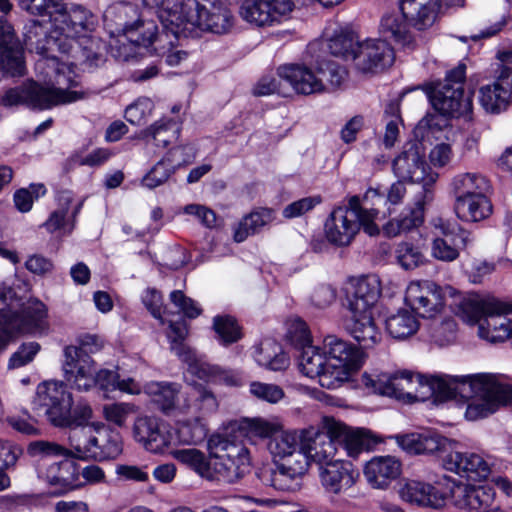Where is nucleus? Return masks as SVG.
<instances>
[{"mask_svg": "<svg viewBox=\"0 0 512 512\" xmlns=\"http://www.w3.org/2000/svg\"><path fill=\"white\" fill-rule=\"evenodd\" d=\"M377 211L362 208L360 197L352 196L348 206L335 208L325 222V236L329 243L344 247L352 243L362 228L369 236H376L380 229L375 223Z\"/></svg>", "mask_w": 512, "mask_h": 512, "instance_id": "11", "label": "nucleus"}, {"mask_svg": "<svg viewBox=\"0 0 512 512\" xmlns=\"http://www.w3.org/2000/svg\"><path fill=\"white\" fill-rule=\"evenodd\" d=\"M394 61V52L391 46L381 39H367L360 41L353 62L356 68L363 73H374L389 67Z\"/></svg>", "mask_w": 512, "mask_h": 512, "instance_id": "30", "label": "nucleus"}, {"mask_svg": "<svg viewBox=\"0 0 512 512\" xmlns=\"http://www.w3.org/2000/svg\"><path fill=\"white\" fill-rule=\"evenodd\" d=\"M346 293L378 302L381 295L380 279L374 274L353 278L346 287Z\"/></svg>", "mask_w": 512, "mask_h": 512, "instance_id": "58", "label": "nucleus"}, {"mask_svg": "<svg viewBox=\"0 0 512 512\" xmlns=\"http://www.w3.org/2000/svg\"><path fill=\"white\" fill-rule=\"evenodd\" d=\"M63 458L57 462H41L37 466L38 478L55 489L57 494H64L84 487L80 481L79 466L72 460Z\"/></svg>", "mask_w": 512, "mask_h": 512, "instance_id": "24", "label": "nucleus"}, {"mask_svg": "<svg viewBox=\"0 0 512 512\" xmlns=\"http://www.w3.org/2000/svg\"><path fill=\"white\" fill-rule=\"evenodd\" d=\"M213 327L224 345L234 343L241 338L240 328L235 319L230 316H216Z\"/></svg>", "mask_w": 512, "mask_h": 512, "instance_id": "64", "label": "nucleus"}, {"mask_svg": "<svg viewBox=\"0 0 512 512\" xmlns=\"http://www.w3.org/2000/svg\"><path fill=\"white\" fill-rule=\"evenodd\" d=\"M180 134L179 125L171 119L161 118L149 127L141 130L137 138L152 141L157 147L165 148L177 140Z\"/></svg>", "mask_w": 512, "mask_h": 512, "instance_id": "47", "label": "nucleus"}, {"mask_svg": "<svg viewBox=\"0 0 512 512\" xmlns=\"http://www.w3.org/2000/svg\"><path fill=\"white\" fill-rule=\"evenodd\" d=\"M36 407L45 408L49 422L59 428L91 426L92 408L86 401L73 406V396L61 381H44L37 386L34 398Z\"/></svg>", "mask_w": 512, "mask_h": 512, "instance_id": "9", "label": "nucleus"}, {"mask_svg": "<svg viewBox=\"0 0 512 512\" xmlns=\"http://www.w3.org/2000/svg\"><path fill=\"white\" fill-rule=\"evenodd\" d=\"M138 410V407L130 402H113L103 406V416L112 425L127 427L129 419Z\"/></svg>", "mask_w": 512, "mask_h": 512, "instance_id": "60", "label": "nucleus"}, {"mask_svg": "<svg viewBox=\"0 0 512 512\" xmlns=\"http://www.w3.org/2000/svg\"><path fill=\"white\" fill-rule=\"evenodd\" d=\"M358 43L360 41L355 33L340 28L329 38L328 48L332 55L353 61V54L356 53Z\"/></svg>", "mask_w": 512, "mask_h": 512, "instance_id": "54", "label": "nucleus"}, {"mask_svg": "<svg viewBox=\"0 0 512 512\" xmlns=\"http://www.w3.org/2000/svg\"><path fill=\"white\" fill-rule=\"evenodd\" d=\"M144 7L153 10L162 27L177 33L182 18V1L176 0H139Z\"/></svg>", "mask_w": 512, "mask_h": 512, "instance_id": "48", "label": "nucleus"}, {"mask_svg": "<svg viewBox=\"0 0 512 512\" xmlns=\"http://www.w3.org/2000/svg\"><path fill=\"white\" fill-rule=\"evenodd\" d=\"M181 386L173 382H150L144 386V392L165 414L176 409V399Z\"/></svg>", "mask_w": 512, "mask_h": 512, "instance_id": "50", "label": "nucleus"}, {"mask_svg": "<svg viewBox=\"0 0 512 512\" xmlns=\"http://www.w3.org/2000/svg\"><path fill=\"white\" fill-rule=\"evenodd\" d=\"M154 103L147 97L138 98L125 109V119L132 125H143L151 117Z\"/></svg>", "mask_w": 512, "mask_h": 512, "instance_id": "62", "label": "nucleus"}, {"mask_svg": "<svg viewBox=\"0 0 512 512\" xmlns=\"http://www.w3.org/2000/svg\"><path fill=\"white\" fill-rule=\"evenodd\" d=\"M243 428L249 437L271 440L282 431L283 425L276 418L255 417L244 420Z\"/></svg>", "mask_w": 512, "mask_h": 512, "instance_id": "59", "label": "nucleus"}, {"mask_svg": "<svg viewBox=\"0 0 512 512\" xmlns=\"http://www.w3.org/2000/svg\"><path fill=\"white\" fill-rule=\"evenodd\" d=\"M219 401L212 390L203 385H195L184 404L178 407L180 413L199 416L204 420L218 411Z\"/></svg>", "mask_w": 512, "mask_h": 512, "instance_id": "39", "label": "nucleus"}, {"mask_svg": "<svg viewBox=\"0 0 512 512\" xmlns=\"http://www.w3.org/2000/svg\"><path fill=\"white\" fill-rule=\"evenodd\" d=\"M75 65L74 61L63 62L58 58V65L54 68L46 67L50 75L37 71L44 77V85L28 82L20 87L11 88L1 96L0 103L5 107L25 105L45 110L82 99L83 93L66 88L76 85Z\"/></svg>", "mask_w": 512, "mask_h": 512, "instance_id": "3", "label": "nucleus"}, {"mask_svg": "<svg viewBox=\"0 0 512 512\" xmlns=\"http://www.w3.org/2000/svg\"><path fill=\"white\" fill-rule=\"evenodd\" d=\"M409 24L400 10L385 12L379 23V33L383 37L382 40L386 43L390 41L404 48L412 47L415 40Z\"/></svg>", "mask_w": 512, "mask_h": 512, "instance_id": "37", "label": "nucleus"}, {"mask_svg": "<svg viewBox=\"0 0 512 512\" xmlns=\"http://www.w3.org/2000/svg\"><path fill=\"white\" fill-rule=\"evenodd\" d=\"M169 330L167 338L170 343L171 351L187 365V370L199 379L214 384L225 385L229 387L240 386L243 378L240 372L235 370L223 369L218 365L209 364L204 358L184 343L188 335V328L184 320H169Z\"/></svg>", "mask_w": 512, "mask_h": 512, "instance_id": "12", "label": "nucleus"}, {"mask_svg": "<svg viewBox=\"0 0 512 512\" xmlns=\"http://www.w3.org/2000/svg\"><path fill=\"white\" fill-rule=\"evenodd\" d=\"M405 303L416 314L432 318L444 307L441 287L430 280L411 281L405 291Z\"/></svg>", "mask_w": 512, "mask_h": 512, "instance_id": "23", "label": "nucleus"}, {"mask_svg": "<svg viewBox=\"0 0 512 512\" xmlns=\"http://www.w3.org/2000/svg\"><path fill=\"white\" fill-rule=\"evenodd\" d=\"M278 77L300 95L322 94L336 89L346 80L347 71L332 61L317 65L284 64L277 69Z\"/></svg>", "mask_w": 512, "mask_h": 512, "instance_id": "10", "label": "nucleus"}, {"mask_svg": "<svg viewBox=\"0 0 512 512\" xmlns=\"http://www.w3.org/2000/svg\"><path fill=\"white\" fill-rule=\"evenodd\" d=\"M69 442L75 447L76 459L104 461L116 459L123 451L121 437L104 423L95 422L91 426L74 430Z\"/></svg>", "mask_w": 512, "mask_h": 512, "instance_id": "14", "label": "nucleus"}, {"mask_svg": "<svg viewBox=\"0 0 512 512\" xmlns=\"http://www.w3.org/2000/svg\"><path fill=\"white\" fill-rule=\"evenodd\" d=\"M395 259L404 270H414L427 263L421 248L411 241H401L395 247Z\"/></svg>", "mask_w": 512, "mask_h": 512, "instance_id": "56", "label": "nucleus"}, {"mask_svg": "<svg viewBox=\"0 0 512 512\" xmlns=\"http://www.w3.org/2000/svg\"><path fill=\"white\" fill-rule=\"evenodd\" d=\"M323 425L328 435L335 440L336 447L340 446L346 456L354 460L363 452L371 450L378 442L369 430L350 427L331 417H325Z\"/></svg>", "mask_w": 512, "mask_h": 512, "instance_id": "21", "label": "nucleus"}, {"mask_svg": "<svg viewBox=\"0 0 512 512\" xmlns=\"http://www.w3.org/2000/svg\"><path fill=\"white\" fill-rule=\"evenodd\" d=\"M394 175L402 181L431 185L438 179L425 159V153L417 142L406 143L392 162Z\"/></svg>", "mask_w": 512, "mask_h": 512, "instance_id": "19", "label": "nucleus"}, {"mask_svg": "<svg viewBox=\"0 0 512 512\" xmlns=\"http://www.w3.org/2000/svg\"><path fill=\"white\" fill-rule=\"evenodd\" d=\"M442 466L468 481L486 480L491 474V464L486 458L474 452L458 451L457 445L442 456Z\"/></svg>", "mask_w": 512, "mask_h": 512, "instance_id": "27", "label": "nucleus"}, {"mask_svg": "<svg viewBox=\"0 0 512 512\" xmlns=\"http://www.w3.org/2000/svg\"><path fill=\"white\" fill-rule=\"evenodd\" d=\"M295 5L292 0H243L239 17L255 28H270L289 18Z\"/></svg>", "mask_w": 512, "mask_h": 512, "instance_id": "20", "label": "nucleus"}, {"mask_svg": "<svg viewBox=\"0 0 512 512\" xmlns=\"http://www.w3.org/2000/svg\"><path fill=\"white\" fill-rule=\"evenodd\" d=\"M57 200L59 207L50 214L43 226L49 233L58 232L61 236L69 235L75 227V218L81 209L82 203H79L71 211L70 205L73 196L69 191L61 192Z\"/></svg>", "mask_w": 512, "mask_h": 512, "instance_id": "38", "label": "nucleus"}, {"mask_svg": "<svg viewBox=\"0 0 512 512\" xmlns=\"http://www.w3.org/2000/svg\"><path fill=\"white\" fill-rule=\"evenodd\" d=\"M508 311L492 312L485 317L478 329V336L490 343H500L512 337V319L507 314L512 312V304L509 303Z\"/></svg>", "mask_w": 512, "mask_h": 512, "instance_id": "40", "label": "nucleus"}, {"mask_svg": "<svg viewBox=\"0 0 512 512\" xmlns=\"http://www.w3.org/2000/svg\"><path fill=\"white\" fill-rule=\"evenodd\" d=\"M402 16L417 30L433 26L440 10V0H399Z\"/></svg>", "mask_w": 512, "mask_h": 512, "instance_id": "35", "label": "nucleus"}, {"mask_svg": "<svg viewBox=\"0 0 512 512\" xmlns=\"http://www.w3.org/2000/svg\"><path fill=\"white\" fill-rule=\"evenodd\" d=\"M249 392L254 398L270 404H276L285 397V392L279 385L260 381L251 382Z\"/></svg>", "mask_w": 512, "mask_h": 512, "instance_id": "63", "label": "nucleus"}, {"mask_svg": "<svg viewBox=\"0 0 512 512\" xmlns=\"http://www.w3.org/2000/svg\"><path fill=\"white\" fill-rule=\"evenodd\" d=\"M425 91L433 108L442 116L459 117L471 112L472 99L470 95H464L463 87L430 84Z\"/></svg>", "mask_w": 512, "mask_h": 512, "instance_id": "25", "label": "nucleus"}, {"mask_svg": "<svg viewBox=\"0 0 512 512\" xmlns=\"http://www.w3.org/2000/svg\"><path fill=\"white\" fill-rule=\"evenodd\" d=\"M399 444L403 450L411 454H439L440 458L447 454L450 448L458 445L436 432L411 433L399 437Z\"/></svg>", "mask_w": 512, "mask_h": 512, "instance_id": "34", "label": "nucleus"}, {"mask_svg": "<svg viewBox=\"0 0 512 512\" xmlns=\"http://www.w3.org/2000/svg\"><path fill=\"white\" fill-rule=\"evenodd\" d=\"M455 212L462 221L477 222L491 214L492 206L485 195L464 196L456 198Z\"/></svg>", "mask_w": 512, "mask_h": 512, "instance_id": "45", "label": "nucleus"}, {"mask_svg": "<svg viewBox=\"0 0 512 512\" xmlns=\"http://www.w3.org/2000/svg\"><path fill=\"white\" fill-rule=\"evenodd\" d=\"M457 488V480L442 476L435 484L406 479L398 488V497L404 503L418 508L440 510L452 499Z\"/></svg>", "mask_w": 512, "mask_h": 512, "instance_id": "16", "label": "nucleus"}, {"mask_svg": "<svg viewBox=\"0 0 512 512\" xmlns=\"http://www.w3.org/2000/svg\"><path fill=\"white\" fill-rule=\"evenodd\" d=\"M456 333L457 324L452 318L433 320L429 325V338L440 347L452 344L456 340Z\"/></svg>", "mask_w": 512, "mask_h": 512, "instance_id": "61", "label": "nucleus"}, {"mask_svg": "<svg viewBox=\"0 0 512 512\" xmlns=\"http://www.w3.org/2000/svg\"><path fill=\"white\" fill-rule=\"evenodd\" d=\"M64 378L72 389L87 392L95 387L96 363L88 353L76 346L64 348Z\"/></svg>", "mask_w": 512, "mask_h": 512, "instance_id": "22", "label": "nucleus"}, {"mask_svg": "<svg viewBox=\"0 0 512 512\" xmlns=\"http://www.w3.org/2000/svg\"><path fill=\"white\" fill-rule=\"evenodd\" d=\"M274 468L263 474L262 481L283 492L296 491L306 474V459L302 455L301 430H283L268 443Z\"/></svg>", "mask_w": 512, "mask_h": 512, "instance_id": "6", "label": "nucleus"}, {"mask_svg": "<svg viewBox=\"0 0 512 512\" xmlns=\"http://www.w3.org/2000/svg\"><path fill=\"white\" fill-rule=\"evenodd\" d=\"M469 232L458 233L457 238L433 237L430 244V255L441 262H453L460 256L461 250L471 243Z\"/></svg>", "mask_w": 512, "mask_h": 512, "instance_id": "43", "label": "nucleus"}, {"mask_svg": "<svg viewBox=\"0 0 512 512\" xmlns=\"http://www.w3.org/2000/svg\"><path fill=\"white\" fill-rule=\"evenodd\" d=\"M208 433L205 420L199 416L178 418L175 422L172 445H198L202 443Z\"/></svg>", "mask_w": 512, "mask_h": 512, "instance_id": "41", "label": "nucleus"}, {"mask_svg": "<svg viewBox=\"0 0 512 512\" xmlns=\"http://www.w3.org/2000/svg\"><path fill=\"white\" fill-rule=\"evenodd\" d=\"M70 447L66 448L56 442L47 440L32 441L27 446V453L30 457L38 458L41 462H47L49 458H75V447L69 442Z\"/></svg>", "mask_w": 512, "mask_h": 512, "instance_id": "52", "label": "nucleus"}, {"mask_svg": "<svg viewBox=\"0 0 512 512\" xmlns=\"http://www.w3.org/2000/svg\"><path fill=\"white\" fill-rule=\"evenodd\" d=\"M273 219L270 209H259L245 216L234 230V240L243 242L248 236L257 233L262 227Z\"/></svg>", "mask_w": 512, "mask_h": 512, "instance_id": "53", "label": "nucleus"}, {"mask_svg": "<svg viewBox=\"0 0 512 512\" xmlns=\"http://www.w3.org/2000/svg\"><path fill=\"white\" fill-rule=\"evenodd\" d=\"M447 376L424 375L407 370L393 373L373 371L362 375V383L374 393L410 403L425 401L433 396L441 400L442 396L450 395V387L456 379Z\"/></svg>", "mask_w": 512, "mask_h": 512, "instance_id": "4", "label": "nucleus"}, {"mask_svg": "<svg viewBox=\"0 0 512 512\" xmlns=\"http://www.w3.org/2000/svg\"><path fill=\"white\" fill-rule=\"evenodd\" d=\"M18 6L32 16H47L49 28L39 20H30L20 39L7 15H0V76L20 77L26 73L25 48L40 56L35 69L50 75L46 67L58 65L56 53L77 59L79 56L90 65L103 61V44L92 37L96 18L85 7L66 3L64 0H16ZM9 0H0V11L8 13Z\"/></svg>", "mask_w": 512, "mask_h": 512, "instance_id": "1", "label": "nucleus"}, {"mask_svg": "<svg viewBox=\"0 0 512 512\" xmlns=\"http://www.w3.org/2000/svg\"><path fill=\"white\" fill-rule=\"evenodd\" d=\"M327 371L321 377V386L336 389L348 381L364 363L363 352L353 344L329 335L323 341Z\"/></svg>", "mask_w": 512, "mask_h": 512, "instance_id": "15", "label": "nucleus"}, {"mask_svg": "<svg viewBox=\"0 0 512 512\" xmlns=\"http://www.w3.org/2000/svg\"><path fill=\"white\" fill-rule=\"evenodd\" d=\"M452 498L455 506L464 512H505L495 490L488 485H461L457 482Z\"/></svg>", "mask_w": 512, "mask_h": 512, "instance_id": "28", "label": "nucleus"}, {"mask_svg": "<svg viewBox=\"0 0 512 512\" xmlns=\"http://www.w3.org/2000/svg\"><path fill=\"white\" fill-rule=\"evenodd\" d=\"M288 337L299 351L297 360L299 371L308 378H318L321 385V377L327 371V362L324 352L321 353L318 347L311 344L306 323L301 319L292 321Z\"/></svg>", "mask_w": 512, "mask_h": 512, "instance_id": "18", "label": "nucleus"}, {"mask_svg": "<svg viewBox=\"0 0 512 512\" xmlns=\"http://www.w3.org/2000/svg\"><path fill=\"white\" fill-rule=\"evenodd\" d=\"M137 10L133 4L120 2L111 5L104 13L105 21L114 23L118 31L126 32L136 22Z\"/></svg>", "mask_w": 512, "mask_h": 512, "instance_id": "57", "label": "nucleus"}, {"mask_svg": "<svg viewBox=\"0 0 512 512\" xmlns=\"http://www.w3.org/2000/svg\"><path fill=\"white\" fill-rule=\"evenodd\" d=\"M207 449L210 459L195 448L174 449L171 456L209 481L234 483L248 472L250 455L242 443L215 434L208 439Z\"/></svg>", "mask_w": 512, "mask_h": 512, "instance_id": "2", "label": "nucleus"}, {"mask_svg": "<svg viewBox=\"0 0 512 512\" xmlns=\"http://www.w3.org/2000/svg\"><path fill=\"white\" fill-rule=\"evenodd\" d=\"M359 478V472L349 460L334 458L321 469L319 479L324 490L330 494H340L353 485Z\"/></svg>", "mask_w": 512, "mask_h": 512, "instance_id": "32", "label": "nucleus"}, {"mask_svg": "<svg viewBox=\"0 0 512 512\" xmlns=\"http://www.w3.org/2000/svg\"><path fill=\"white\" fill-rule=\"evenodd\" d=\"M456 198L485 195L490 185L487 178L478 172H465L454 176L451 182Z\"/></svg>", "mask_w": 512, "mask_h": 512, "instance_id": "51", "label": "nucleus"}, {"mask_svg": "<svg viewBox=\"0 0 512 512\" xmlns=\"http://www.w3.org/2000/svg\"><path fill=\"white\" fill-rule=\"evenodd\" d=\"M254 359L259 366L271 371H282L289 366V357L281 345L271 339L261 342L255 350Z\"/></svg>", "mask_w": 512, "mask_h": 512, "instance_id": "46", "label": "nucleus"}, {"mask_svg": "<svg viewBox=\"0 0 512 512\" xmlns=\"http://www.w3.org/2000/svg\"><path fill=\"white\" fill-rule=\"evenodd\" d=\"M509 302L502 301L493 296L470 294L457 303L456 315L468 325H478L492 312L508 311Z\"/></svg>", "mask_w": 512, "mask_h": 512, "instance_id": "31", "label": "nucleus"}, {"mask_svg": "<svg viewBox=\"0 0 512 512\" xmlns=\"http://www.w3.org/2000/svg\"><path fill=\"white\" fill-rule=\"evenodd\" d=\"M376 304L377 301L346 293L344 306L350 313L347 329L363 348H372L382 339L374 319Z\"/></svg>", "mask_w": 512, "mask_h": 512, "instance_id": "17", "label": "nucleus"}, {"mask_svg": "<svg viewBox=\"0 0 512 512\" xmlns=\"http://www.w3.org/2000/svg\"><path fill=\"white\" fill-rule=\"evenodd\" d=\"M186 148H172L159 160L141 179V186L147 189H155L164 183L175 173L177 168L188 165L192 162V156L188 155L182 159H176L179 151Z\"/></svg>", "mask_w": 512, "mask_h": 512, "instance_id": "36", "label": "nucleus"}, {"mask_svg": "<svg viewBox=\"0 0 512 512\" xmlns=\"http://www.w3.org/2000/svg\"><path fill=\"white\" fill-rule=\"evenodd\" d=\"M132 436L146 451L165 453L173 443V433L162 426L158 417L139 415L132 426Z\"/></svg>", "mask_w": 512, "mask_h": 512, "instance_id": "26", "label": "nucleus"}, {"mask_svg": "<svg viewBox=\"0 0 512 512\" xmlns=\"http://www.w3.org/2000/svg\"><path fill=\"white\" fill-rule=\"evenodd\" d=\"M424 222V205L420 201L413 207L405 208L398 217L390 219L384 226L383 231L388 237H396L418 228Z\"/></svg>", "mask_w": 512, "mask_h": 512, "instance_id": "44", "label": "nucleus"}, {"mask_svg": "<svg viewBox=\"0 0 512 512\" xmlns=\"http://www.w3.org/2000/svg\"><path fill=\"white\" fill-rule=\"evenodd\" d=\"M179 36L182 33H173L172 30L163 27L162 33H158V28L154 20H147L144 17L137 18L133 26L123 35L124 41L118 40L120 43L119 48L110 44L113 55L120 59L127 61L133 56V46H142L151 49V53L165 58V62L169 66L179 65L188 56L187 52L177 47Z\"/></svg>", "mask_w": 512, "mask_h": 512, "instance_id": "7", "label": "nucleus"}, {"mask_svg": "<svg viewBox=\"0 0 512 512\" xmlns=\"http://www.w3.org/2000/svg\"><path fill=\"white\" fill-rule=\"evenodd\" d=\"M302 455L306 459V473L311 464L321 469L328 462L332 461L338 452L335 440L315 428L301 430Z\"/></svg>", "mask_w": 512, "mask_h": 512, "instance_id": "29", "label": "nucleus"}, {"mask_svg": "<svg viewBox=\"0 0 512 512\" xmlns=\"http://www.w3.org/2000/svg\"><path fill=\"white\" fill-rule=\"evenodd\" d=\"M452 393L442 396L441 400L454 398L457 395L468 397L465 418L476 421L495 413L501 406L512 400V387L500 383L491 374H473L453 376Z\"/></svg>", "mask_w": 512, "mask_h": 512, "instance_id": "5", "label": "nucleus"}, {"mask_svg": "<svg viewBox=\"0 0 512 512\" xmlns=\"http://www.w3.org/2000/svg\"><path fill=\"white\" fill-rule=\"evenodd\" d=\"M384 323L389 335L399 340L411 337L420 327L416 314L407 308H399L389 313Z\"/></svg>", "mask_w": 512, "mask_h": 512, "instance_id": "42", "label": "nucleus"}, {"mask_svg": "<svg viewBox=\"0 0 512 512\" xmlns=\"http://www.w3.org/2000/svg\"><path fill=\"white\" fill-rule=\"evenodd\" d=\"M402 473V464L391 455L374 456L367 461L363 475L373 489L386 490Z\"/></svg>", "mask_w": 512, "mask_h": 512, "instance_id": "33", "label": "nucleus"}, {"mask_svg": "<svg viewBox=\"0 0 512 512\" xmlns=\"http://www.w3.org/2000/svg\"><path fill=\"white\" fill-rule=\"evenodd\" d=\"M451 131L447 119L441 114H429L419 121L414 133L416 137L429 141L431 138L440 140L442 136L448 139V134Z\"/></svg>", "mask_w": 512, "mask_h": 512, "instance_id": "55", "label": "nucleus"}, {"mask_svg": "<svg viewBox=\"0 0 512 512\" xmlns=\"http://www.w3.org/2000/svg\"><path fill=\"white\" fill-rule=\"evenodd\" d=\"M48 330L47 307L39 300L25 305L10 288L0 290V350L20 334H44Z\"/></svg>", "mask_w": 512, "mask_h": 512, "instance_id": "8", "label": "nucleus"}, {"mask_svg": "<svg viewBox=\"0 0 512 512\" xmlns=\"http://www.w3.org/2000/svg\"><path fill=\"white\" fill-rule=\"evenodd\" d=\"M511 101V91L500 81L484 85L479 90V102L487 113L499 114L505 111Z\"/></svg>", "mask_w": 512, "mask_h": 512, "instance_id": "49", "label": "nucleus"}, {"mask_svg": "<svg viewBox=\"0 0 512 512\" xmlns=\"http://www.w3.org/2000/svg\"><path fill=\"white\" fill-rule=\"evenodd\" d=\"M182 18L177 33L184 37L197 38L204 32L222 34L230 31L235 24L231 9L221 0H182Z\"/></svg>", "mask_w": 512, "mask_h": 512, "instance_id": "13", "label": "nucleus"}]
</instances>
